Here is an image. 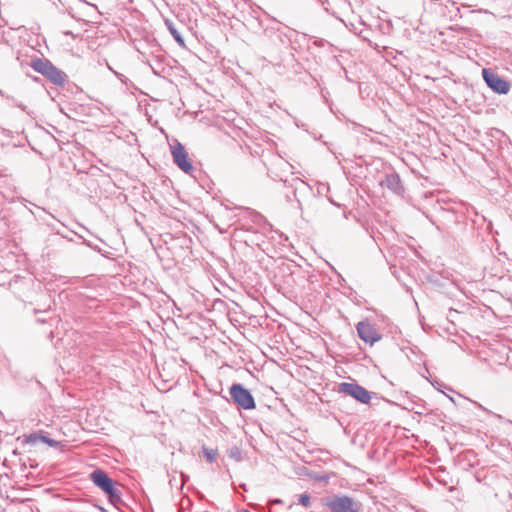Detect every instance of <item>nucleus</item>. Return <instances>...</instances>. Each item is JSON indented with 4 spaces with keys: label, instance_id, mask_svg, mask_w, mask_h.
<instances>
[{
    "label": "nucleus",
    "instance_id": "423d86ee",
    "mask_svg": "<svg viewBox=\"0 0 512 512\" xmlns=\"http://www.w3.org/2000/svg\"><path fill=\"white\" fill-rule=\"evenodd\" d=\"M482 74L487 86L494 92L499 94H507L509 92V83L498 74L490 71L489 69H483Z\"/></svg>",
    "mask_w": 512,
    "mask_h": 512
},
{
    "label": "nucleus",
    "instance_id": "7ed1b4c3",
    "mask_svg": "<svg viewBox=\"0 0 512 512\" xmlns=\"http://www.w3.org/2000/svg\"><path fill=\"white\" fill-rule=\"evenodd\" d=\"M32 67L35 71L47 77L55 85L62 86L65 83V73L57 67H55L48 60L37 59L33 62Z\"/></svg>",
    "mask_w": 512,
    "mask_h": 512
},
{
    "label": "nucleus",
    "instance_id": "f8f14e48",
    "mask_svg": "<svg viewBox=\"0 0 512 512\" xmlns=\"http://www.w3.org/2000/svg\"><path fill=\"white\" fill-rule=\"evenodd\" d=\"M41 442L49 445L50 447H54V448H58L61 446V442L59 441H56L52 438H50L48 435L44 434V433H41V439H40Z\"/></svg>",
    "mask_w": 512,
    "mask_h": 512
},
{
    "label": "nucleus",
    "instance_id": "4468645a",
    "mask_svg": "<svg viewBox=\"0 0 512 512\" xmlns=\"http://www.w3.org/2000/svg\"><path fill=\"white\" fill-rule=\"evenodd\" d=\"M299 503L305 507L310 505V496L306 493L299 496Z\"/></svg>",
    "mask_w": 512,
    "mask_h": 512
},
{
    "label": "nucleus",
    "instance_id": "6e6552de",
    "mask_svg": "<svg viewBox=\"0 0 512 512\" xmlns=\"http://www.w3.org/2000/svg\"><path fill=\"white\" fill-rule=\"evenodd\" d=\"M358 336L364 342L373 344L381 339L380 334L374 325L370 324L367 321H361L356 326Z\"/></svg>",
    "mask_w": 512,
    "mask_h": 512
},
{
    "label": "nucleus",
    "instance_id": "39448f33",
    "mask_svg": "<svg viewBox=\"0 0 512 512\" xmlns=\"http://www.w3.org/2000/svg\"><path fill=\"white\" fill-rule=\"evenodd\" d=\"M339 392L349 395L363 404H368L372 393L357 383L343 382L339 385Z\"/></svg>",
    "mask_w": 512,
    "mask_h": 512
},
{
    "label": "nucleus",
    "instance_id": "f3484780",
    "mask_svg": "<svg viewBox=\"0 0 512 512\" xmlns=\"http://www.w3.org/2000/svg\"><path fill=\"white\" fill-rule=\"evenodd\" d=\"M245 512H248V511H245Z\"/></svg>",
    "mask_w": 512,
    "mask_h": 512
},
{
    "label": "nucleus",
    "instance_id": "0eeeda50",
    "mask_svg": "<svg viewBox=\"0 0 512 512\" xmlns=\"http://www.w3.org/2000/svg\"><path fill=\"white\" fill-rule=\"evenodd\" d=\"M170 147L175 164L184 172L190 173L192 171V164L188 161V154L182 144L178 141H174Z\"/></svg>",
    "mask_w": 512,
    "mask_h": 512
},
{
    "label": "nucleus",
    "instance_id": "f03ea898",
    "mask_svg": "<svg viewBox=\"0 0 512 512\" xmlns=\"http://www.w3.org/2000/svg\"><path fill=\"white\" fill-rule=\"evenodd\" d=\"M92 482L109 496L111 501H119L121 492L114 486L112 479L103 470L97 469L90 474Z\"/></svg>",
    "mask_w": 512,
    "mask_h": 512
},
{
    "label": "nucleus",
    "instance_id": "20e7f679",
    "mask_svg": "<svg viewBox=\"0 0 512 512\" xmlns=\"http://www.w3.org/2000/svg\"><path fill=\"white\" fill-rule=\"evenodd\" d=\"M230 395L238 407L244 410H251L255 408V401L252 394L241 384H233L230 388Z\"/></svg>",
    "mask_w": 512,
    "mask_h": 512
},
{
    "label": "nucleus",
    "instance_id": "f257e3e1",
    "mask_svg": "<svg viewBox=\"0 0 512 512\" xmlns=\"http://www.w3.org/2000/svg\"><path fill=\"white\" fill-rule=\"evenodd\" d=\"M324 506L330 512H361L362 503L348 495H333L324 500Z\"/></svg>",
    "mask_w": 512,
    "mask_h": 512
},
{
    "label": "nucleus",
    "instance_id": "1a4fd4ad",
    "mask_svg": "<svg viewBox=\"0 0 512 512\" xmlns=\"http://www.w3.org/2000/svg\"><path fill=\"white\" fill-rule=\"evenodd\" d=\"M380 184L396 194H401L403 192L401 179L397 173L387 174L385 178L381 180Z\"/></svg>",
    "mask_w": 512,
    "mask_h": 512
},
{
    "label": "nucleus",
    "instance_id": "dca6fc26",
    "mask_svg": "<svg viewBox=\"0 0 512 512\" xmlns=\"http://www.w3.org/2000/svg\"><path fill=\"white\" fill-rule=\"evenodd\" d=\"M190 504V499L188 497L181 500L180 503V512L184 511L186 507H188Z\"/></svg>",
    "mask_w": 512,
    "mask_h": 512
},
{
    "label": "nucleus",
    "instance_id": "9d476101",
    "mask_svg": "<svg viewBox=\"0 0 512 512\" xmlns=\"http://www.w3.org/2000/svg\"><path fill=\"white\" fill-rule=\"evenodd\" d=\"M166 25L168 30L170 31L173 38L177 41V43L181 47H185L184 39L180 33V31L174 26V24L171 21L166 20Z\"/></svg>",
    "mask_w": 512,
    "mask_h": 512
},
{
    "label": "nucleus",
    "instance_id": "2eb2a0df",
    "mask_svg": "<svg viewBox=\"0 0 512 512\" xmlns=\"http://www.w3.org/2000/svg\"><path fill=\"white\" fill-rule=\"evenodd\" d=\"M230 456L236 460H240V450L237 447L232 448L230 450Z\"/></svg>",
    "mask_w": 512,
    "mask_h": 512
},
{
    "label": "nucleus",
    "instance_id": "ddd939ff",
    "mask_svg": "<svg viewBox=\"0 0 512 512\" xmlns=\"http://www.w3.org/2000/svg\"><path fill=\"white\" fill-rule=\"evenodd\" d=\"M41 439V433H31L25 436V442L28 444H36Z\"/></svg>",
    "mask_w": 512,
    "mask_h": 512
},
{
    "label": "nucleus",
    "instance_id": "9b49d317",
    "mask_svg": "<svg viewBox=\"0 0 512 512\" xmlns=\"http://www.w3.org/2000/svg\"><path fill=\"white\" fill-rule=\"evenodd\" d=\"M202 450H203L204 457L206 458V460L209 463H212L216 459L217 454H218L217 449L208 448V447L203 446Z\"/></svg>",
    "mask_w": 512,
    "mask_h": 512
}]
</instances>
